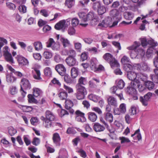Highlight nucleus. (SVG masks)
<instances>
[{"instance_id": "f257e3e1", "label": "nucleus", "mask_w": 158, "mask_h": 158, "mask_svg": "<svg viewBox=\"0 0 158 158\" xmlns=\"http://www.w3.org/2000/svg\"><path fill=\"white\" fill-rule=\"evenodd\" d=\"M103 59L110 64L111 68L118 67L119 66L117 60L109 53H106L103 56Z\"/></svg>"}, {"instance_id": "f03ea898", "label": "nucleus", "mask_w": 158, "mask_h": 158, "mask_svg": "<svg viewBox=\"0 0 158 158\" xmlns=\"http://www.w3.org/2000/svg\"><path fill=\"white\" fill-rule=\"evenodd\" d=\"M110 15L115 20L113 22L112 27L116 25L122 18L121 13L117 9L112 10L110 11Z\"/></svg>"}, {"instance_id": "7ed1b4c3", "label": "nucleus", "mask_w": 158, "mask_h": 158, "mask_svg": "<svg viewBox=\"0 0 158 158\" xmlns=\"http://www.w3.org/2000/svg\"><path fill=\"white\" fill-rule=\"evenodd\" d=\"M76 93L75 95L77 99L79 100L84 99L87 94L86 88L76 87Z\"/></svg>"}, {"instance_id": "20e7f679", "label": "nucleus", "mask_w": 158, "mask_h": 158, "mask_svg": "<svg viewBox=\"0 0 158 158\" xmlns=\"http://www.w3.org/2000/svg\"><path fill=\"white\" fill-rule=\"evenodd\" d=\"M152 95V93L149 92L143 97L140 96V97L139 98V101L143 106H146L148 105V102L149 101Z\"/></svg>"}, {"instance_id": "39448f33", "label": "nucleus", "mask_w": 158, "mask_h": 158, "mask_svg": "<svg viewBox=\"0 0 158 158\" xmlns=\"http://www.w3.org/2000/svg\"><path fill=\"white\" fill-rule=\"evenodd\" d=\"M75 120L79 122H84L86 119L85 116V113L79 110H77L75 112Z\"/></svg>"}, {"instance_id": "423d86ee", "label": "nucleus", "mask_w": 158, "mask_h": 158, "mask_svg": "<svg viewBox=\"0 0 158 158\" xmlns=\"http://www.w3.org/2000/svg\"><path fill=\"white\" fill-rule=\"evenodd\" d=\"M4 56L6 61L11 64L14 63V60L12 55L8 51V48L7 46L4 47Z\"/></svg>"}, {"instance_id": "0eeeda50", "label": "nucleus", "mask_w": 158, "mask_h": 158, "mask_svg": "<svg viewBox=\"0 0 158 158\" xmlns=\"http://www.w3.org/2000/svg\"><path fill=\"white\" fill-rule=\"evenodd\" d=\"M55 69L58 73L61 76H63L66 72V69L62 64H58L56 65Z\"/></svg>"}, {"instance_id": "6e6552de", "label": "nucleus", "mask_w": 158, "mask_h": 158, "mask_svg": "<svg viewBox=\"0 0 158 158\" xmlns=\"http://www.w3.org/2000/svg\"><path fill=\"white\" fill-rule=\"evenodd\" d=\"M21 88L22 87L25 89H29L31 88V84L29 80L25 78H22L20 82Z\"/></svg>"}, {"instance_id": "1a4fd4ad", "label": "nucleus", "mask_w": 158, "mask_h": 158, "mask_svg": "<svg viewBox=\"0 0 158 158\" xmlns=\"http://www.w3.org/2000/svg\"><path fill=\"white\" fill-rule=\"evenodd\" d=\"M65 107L66 109L69 110V112L71 114H73L74 112V110L72 108L73 106L72 101L70 99L66 100L65 102Z\"/></svg>"}, {"instance_id": "9d476101", "label": "nucleus", "mask_w": 158, "mask_h": 158, "mask_svg": "<svg viewBox=\"0 0 158 158\" xmlns=\"http://www.w3.org/2000/svg\"><path fill=\"white\" fill-rule=\"evenodd\" d=\"M137 48L136 46H130L128 47V49L129 50L135 49L137 56L139 57H143L145 55L144 51L142 48H138L137 49Z\"/></svg>"}, {"instance_id": "9b49d317", "label": "nucleus", "mask_w": 158, "mask_h": 158, "mask_svg": "<svg viewBox=\"0 0 158 158\" xmlns=\"http://www.w3.org/2000/svg\"><path fill=\"white\" fill-rule=\"evenodd\" d=\"M105 129V126L98 123H95L94 126V129L96 132L103 131Z\"/></svg>"}, {"instance_id": "f8f14e48", "label": "nucleus", "mask_w": 158, "mask_h": 158, "mask_svg": "<svg viewBox=\"0 0 158 158\" xmlns=\"http://www.w3.org/2000/svg\"><path fill=\"white\" fill-rule=\"evenodd\" d=\"M41 119L43 121V124L45 127L50 128L52 126V120L48 119L45 118V117L42 116Z\"/></svg>"}, {"instance_id": "ddd939ff", "label": "nucleus", "mask_w": 158, "mask_h": 158, "mask_svg": "<svg viewBox=\"0 0 158 158\" xmlns=\"http://www.w3.org/2000/svg\"><path fill=\"white\" fill-rule=\"evenodd\" d=\"M86 81V78L81 77L78 80V83L77 84L76 87L85 88L82 85H85Z\"/></svg>"}, {"instance_id": "4468645a", "label": "nucleus", "mask_w": 158, "mask_h": 158, "mask_svg": "<svg viewBox=\"0 0 158 158\" xmlns=\"http://www.w3.org/2000/svg\"><path fill=\"white\" fill-rule=\"evenodd\" d=\"M65 61L67 65L70 66H73L76 63L75 57H68L66 59Z\"/></svg>"}, {"instance_id": "2eb2a0df", "label": "nucleus", "mask_w": 158, "mask_h": 158, "mask_svg": "<svg viewBox=\"0 0 158 158\" xmlns=\"http://www.w3.org/2000/svg\"><path fill=\"white\" fill-rule=\"evenodd\" d=\"M52 140L53 143L56 146L60 145L61 138L58 133H56L53 134Z\"/></svg>"}, {"instance_id": "dca6fc26", "label": "nucleus", "mask_w": 158, "mask_h": 158, "mask_svg": "<svg viewBox=\"0 0 158 158\" xmlns=\"http://www.w3.org/2000/svg\"><path fill=\"white\" fill-rule=\"evenodd\" d=\"M104 118L106 121L111 123L113 121V116L110 112H106L104 113Z\"/></svg>"}, {"instance_id": "f3484780", "label": "nucleus", "mask_w": 158, "mask_h": 158, "mask_svg": "<svg viewBox=\"0 0 158 158\" xmlns=\"http://www.w3.org/2000/svg\"><path fill=\"white\" fill-rule=\"evenodd\" d=\"M34 70L32 71V72L34 73L33 75V77L36 80H41L42 78L41 77V73L39 70L38 69L36 68L33 69Z\"/></svg>"}, {"instance_id": "a211bd4d", "label": "nucleus", "mask_w": 158, "mask_h": 158, "mask_svg": "<svg viewBox=\"0 0 158 158\" xmlns=\"http://www.w3.org/2000/svg\"><path fill=\"white\" fill-rule=\"evenodd\" d=\"M17 60L19 64L21 65H25L28 64V61L25 58L21 56H18Z\"/></svg>"}, {"instance_id": "6ab92c4d", "label": "nucleus", "mask_w": 158, "mask_h": 158, "mask_svg": "<svg viewBox=\"0 0 158 158\" xmlns=\"http://www.w3.org/2000/svg\"><path fill=\"white\" fill-rule=\"evenodd\" d=\"M108 104L114 107L117 106V100L115 98L112 96H109L107 98Z\"/></svg>"}, {"instance_id": "aec40b11", "label": "nucleus", "mask_w": 158, "mask_h": 158, "mask_svg": "<svg viewBox=\"0 0 158 158\" xmlns=\"http://www.w3.org/2000/svg\"><path fill=\"white\" fill-rule=\"evenodd\" d=\"M66 21L65 20L60 21L56 23L54 27L57 30H60L63 29L65 25Z\"/></svg>"}, {"instance_id": "412c9836", "label": "nucleus", "mask_w": 158, "mask_h": 158, "mask_svg": "<svg viewBox=\"0 0 158 158\" xmlns=\"http://www.w3.org/2000/svg\"><path fill=\"white\" fill-rule=\"evenodd\" d=\"M123 16L126 19L131 20L133 18L134 15L131 12L126 11L124 13Z\"/></svg>"}, {"instance_id": "4be33fe9", "label": "nucleus", "mask_w": 158, "mask_h": 158, "mask_svg": "<svg viewBox=\"0 0 158 158\" xmlns=\"http://www.w3.org/2000/svg\"><path fill=\"white\" fill-rule=\"evenodd\" d=\"M127 77L129 80L132 81L136 79L137 73L133 71H129L127 73Z\"/></svg>"}, {"instance_id": "5701e85b", "label": "nucleus", "mask_w": 158, "mask_h": 158, "mask_svg": "<svg viewBox=\"0 0 158 158\" xmlns=\"http://www.w3.org/2000/svg\"><path fill=\"white\" fill-rule=\"evenodd\" d=\"M88 118L92 122H95L97 118V115L94 112H90L88 113Z\"/></svg>"}, {"instance_id": "b1692460", "label": "nucleus", "mask_w": 158, "mask_h": 158, "mask_svg": "<svg viewBox=\"0 0 158 158\" xmlns=\"http://www.w3.org/2000/svg\"><path fill=\"white\" fill-rule=\"evenodd\" d=\"M45 118L48 119L53 121L55 118V117L53 114L49 110H47L45 113Z\"/></svg>"}, {"instance_id": "393cba45", "label": "nucleus", "mask_w": 158, "mask_h": 158, "mask_svg": "<svg viewBox=\"0 0 158 158\" xmlns=\"http://www.w3.org/2000/svg\"><path fill=\"white\" fill-rule=\"evenodd\" d=\"M78 75V69L76 67H73L71 70V75L73 78H75Z\"/></svg>"}, {"instance_id": "a878e982", "label": "nucleus", "mask_w": 158, "mask_h": 158, "mask_svg": "<svg viewBox=\"0 0 158 158\" xmlns=\"http://www.w3.org/2000/svg\"><path fill=\"white\" fill-rule=\"evenodd\" d=\"M86 21L93 20H94L97 21V18L95 16V15L94 12H89L87 15L86 17Z\"/></svg>"}, {"instance_id": "bb28decb", "label": "nucleus", "mask_w": 158, "mask_h": 158, "mask_svg": "<svg viewBox=\"0 0 158 158\" xmlns=\"http://www.w3.org/2000/svg\"><path fill=\"white\" fill-rule=\"evenodd\" d=\"M126 91L129 95H133L136 93V89L131 85L127 87Z\"/></svg>"}, {"instance_id": "cd10ccee", "label": "nucleus", "mask_w": 158, "mask_h": 158, "mask_svg": "<svg viewBox=\"0 0 158 158\" xmlns=\"http://www.w3.org/2000/svg\"><path fill=\"white\" fill-rule=\"evenodd\" d=\"M68 96V94L67 92L63 91L60 92L58 94V96L59 99L60 100H65L66 99Z\"/></svg>"}, {"instance_id": "c85d7f7f", "label": "nucleus", "mask_w": 158, "mask_h": 158, "mask_svg": "<svg viewBox=\"0 0 158 158\" xmlns=\"http://www.w3.org/2000/svg\"><path fill=\"white\" fill-rule=\"evenodd\" d=\"M42 93V90L38 88H34L33 89V95L35 97L41 95Z\"/></svg>"}, {"instance_id": "c756f323", "label": "nucleus", "mask_w": 158, "mask_h": 158, "mask_svg": "<svg viewBox=\"0 0 158 158\" xmlns=\"http://www.w3.org/2000/svg\"><path fill=\"white\" fill-rule=\"evenodd\" d=\"M87 97L90 100L93 101L95 102H97L98 101V96L94 94H89Z\"/></svg>"}, {"instance_id": "7c9ffc66", "label": "nucleus", "mask_w": 158, "mask_h": 158, "mask_svg": "<svg viewBox=\"0 0 158 158\" xmlns=\"http://www.w3.org/2000/svg\"><path fill=\"white\" fill-rule=\"evenodd\" d=\"M59 156L62 158H67L68 153L65 149H61L59 152Z\"/></svg>"}, {"instance_id": "2f4dec72", "label": "nucleus", "mask_w": 158, "mask_h": 158, "mask_svg": "<svg viewBox=\"0 0 158 158\" xmlns=\"http://www.w3.org/2000/svg\"><path fill=\"white\" fill-rule=\"evenodd\" d=\"M33 45L35 47V50L37 51L41 50L43 48L42 43L40 41L34 42L33 43Z\"/></svg>"}, {"instance_id": "473e14b6", "label": "nucleus", "mask_w": 158, "mask_h": 158, "mask_svg": "<svg viewBox=\"0 0 158 158\" xmlns=\"http://www.w3.org/2000/svg\"><path fill=\"white\" fill-rule=\"evenodd\" d=\"M28 102L30 103H33L37 104L38 101L34 97V96L31 94H29L27 96Z\"/></svg>"}, {"instance_id": "72a5a7b5", "label": "nucleus", "mask_w": 158, "mask_h": 158, "mask_svg": "<svg viewBox=\"0 0 158 158\" xmlns=\"http://www.w3.org/2000/svg\"><path fill=\"white\" fill-rule=\"evenodd\" d=\"M64 4L66 6L70 8L74 5L75 1L74 0H66Z\"/></svg>"}, {"instance_id": "f704fd0d", "label": "nucleus", "mask_w": 158, "mask_h": 158, "mask_svg": "<svg viewBox=\"0 0 158 158\" xmlns=\"http://www.w3.org/2000/svg\"><path fill=\"white\" fill-rule=\"evenodd\" d=\"M145 85L146 87L150 90L153 89L155 87L154 84L153 82L151 81L146 82Z\"/></svg>"}, {"instance_id": "c9c22d12", "label": "nucleus", "mask_w": 158, "mask_h": 158, "mask_svg": "<svg viewBox=\"0 0 158 158\" xmlns=\"http://www.w3.org/2000/svg\"><path fill=\"white\" fill-rule=\"evenodd\" d=\"M109 23L106 19H104L98 25V26L101 28L106 27L109 26Z\"/></svg>"}, {"instance_id": "e433bc0d", "label": "nucleus", "mask_w": 158, "mask_h": 158, "mask_svg": "<svg viewBox=\"0 0 158 158\" xmlns=\"http://www.w3.org/2000/svg\"><path fill=\"white\" fill-rule=\"evenodd\" d=\"M20 108L25 112H28L31 111L33 110V108L31 106H27L20 105Z\"/></svg>"}, {"instance_id": "4c0bfd02", "label": "nucleus", "mask_w": 158, "mask_h": 158, "mask_svg": "<svg viewBox=\"0 0 158 158\" xmlns=\"http://www.w3.org/2000/svg\"><path fill=\"white\" fill-rule=\"evenodd\" d=\"M8 132L11 136L14 135L17 132L16 129L12 126L9 127L8 128Z\"/></svg>"}, {"instance_id": "58836bf2", "label": "nucleus", "mask_w": 158, "mask_h": 158, "mask_svg": "<svg viewBox=\"0 0 158 158\" xmlns=\"http://www.w3.org/2000/svg\"><path fill=\"white\" fill-rule=\"evenodd\" d=\"M117 85L120 89H122L124 87L125 85L124 82L122 79H120L118 81H117Z\"/></svg>"}, {"instance_id": "ea45409f", "label": "nucleus", "mask_w": 158, "mask_h": 158, "mask_svg": "<svg viewBox=\"0 0 158 158\" xmlns=\"http://www.w3.org/2000/svg\"><path fill=\"white\" fill-rule=\"evenodd\" d=\"M141 84L139 80L137 79L134 80L131 82V85L134 87L135 89L138 88Z\"/></svg>"}, {"instance_id": "a19ab883", "label": "nucleus", "mask_w": 158, "mask_h": 158, "mask_svg": "<svg viewBox=\"0 0 158 158\" xmlns=\"http://www.w3.org/2000/svg\"><path fill=\"white\" fill-rule=\"evenodd\" d=\"M137 78L138 80H139L140 79L141 80L144 81H145L147 79V76L145 75H144L141 73H137Z\"/></svg>"}, {"instance_id": "79ce46f5", "label": "nucleus", "mask_w": 158, "mask_h": 158, "mask_svg": "<svg viewBox=\"0 0 158 158\" xmlns=\"http://www.w3.org/2000/svg\"><path fill=\"white\" fill-rule=\"evenodd\" d=\"M64 80L67 83H71L72 82V79L70 76L68 74L65 73L64 75Z\"/></svg>"}, {"instance_id": "37998d69", "label": "nucleus", "mask_w": 158, "mask_h": 158, "mask_svg": "<svg viewBox=\"0 0 158 158\" xmlns=\"http://www.w3.org/2000/svg\"><path fill=\"white\" fill-rule=\"evenodd\" d=\"M60 41L62 42L63 46L64 48L69 45L70 43L69 40L66 39L63 37L61 38Z\"/></svg>"}, {"instance_id": "c03bdc74", "label": "nucleus", "mask_w": 158, "mask_h": 158, "mask_svg": "<svg viewBox=\"0 0 158 158\" xmlns=\"http://www.w3.org/2000/svg\"><path fill=\"white\" fill-rule=\"evenodd\" d=\"M6 78L7 81L9 83L13 82L16 80V78L14 77L9 74L6 75Z\"/></svg>"}, {"instance_id": "a18cd8bd", "label": "nucleus", "mask_w": 158, "mask_h": 158, "mask_svg": "<svg viewBox=\"0 0 158 158\" xmlns=\"http://www.w3.org/2000/svg\"><path fill=\"white\" fill-rule=\"evenodd\" d=\"M67 55L69 56L68 57H75L76 56L75 51L73 49L66 51Z\"/></svg>"}, {"instance_id": "49530a36", "label": "nucleus", "mask_w": 158, "mask_h": 158, "mask_svg": "<svg viewBox=\"0 0 158 158\" xmlns=\"http://www.w3.org/2000/svg\"><path fill=\"white\" fill-rule=\"evenodd\" d=\"M137 112V109L136 107L135 106H132L129 111V114H130L131 116H133Z\"/></svg>"}, {"instance_id": "de8ad7c7", "label": "nucleus", "mask_w": 158, "mask_h": 158, "mask_svg": "<svg viewBox=\"0 0 158 158\" xmlns=\"http://www.w3.org/2000/svg\"><path fill=\"white\" fill-rule=\"evenodd\" d=\"M97 11L99 14L102 15L106 12V9L104 6L101 5L98 9Z\"/></svg>"}, {"instance_id": "09e8293b", "label": "nucleus", "mask_w": 158, "mask_h": 158, "mask_svg": "<svg viewBox=\"0 0 158 158\" xmlns=\"http://www.w3.org/2000/svg\"><path fill=\"white\" fill-rule=\"evenodd\" d=\"M133 67L131 65L129 64H126L124 65V69L125 71L127 72L130 71L132 69Z\"/></svg>"}, {"instance_id": "8fccbe9b", "label": "nucleus", "mask_w": 158, "mask_h": 158, "mask_svg": "<svg viewBox=\"0 0 158 158\" xmlns=\"http://www.w3.org/2000/svg\"><path fill=\"white\" fill-rule=\"evenodd\" d=\"M52 56V53L48 51H45L43 53V56L46 59L51 58Z\"/></svg>"}, {"instance_id": "3c124183", "label": "nucleus", "mask_w": 158, "mask_h": 158, "mask_svg": "<svg viewBox=\"0 0 158 158\" xmlns=\"http://www.w3.org/2000/svg\"><path fill=\"white\" fill-rule=\"evenodd\" d=\"M44 75L46 76H50L52 74V71L49 67H47L44 70Z\"/></svg>"}, {"instance_id": "603ef678", "label": "nucleus", "mask_w": 158, "mask_h": 158, "mask_svg": "<svg viewBox=\"0 0 158 158\" xmlns=\"http://www.w3.org/2000/svg\"><path fill=\"white\" fill-rule=\"evenodd\" d=\"M88 57V53L87 52H83L82 53L80 56L81 60L83 61L86 60Z\"/></svg>"}, {"instance_id": "864d4df0", "label": "nucleus", "mask_w": 158, "mask_h": 158, "mask_svg": "<svg viewBox=\"0 0 158 158\" xmlns=\"http://www.w3.org/2000/svg\"><path fill=\"white\" fill-rule=\"evenodd\" d=\"M101 5L100 2L99 1H97L93 3L92 7L94 10H97Z\"/></svg>"}, {"instance_id": "5fc2aeb1", "label": "nucleus", "mask_w": 158, "mask_h": 158, "mask_svg": "<svg viewBox=\"0 0 158 158\" xmlns=\"http://www.w3.org/2000/svg\"><path fill=\"white\" fill-rule=\"evenodd\" d=\"M131 116H131L130 114L129 113L126 114L125 118L127 123L130 124L131 123L132 119V118L131 117Z\"/></svg>"}, {"instance_id": "6e6d98bb", "label": "nucleus", "mask_w": 158, "mask_h": 158, "mask_svg": "<svg viewBox=\"0 0 158 158\" xmlns=\"http://www.w3.org/2000/svg\"><path fill=\"white\" fill-rule=\"evenodd\" d=\"M139 129L137 130L136 131H135V132L133 134L131 135V136L133 137V136L137 134L136 136L137 139L139 141L142 138L141 134L140 133H139Z\"/></svg>"}, {"instance_id": "4d7b16f0", "label": "nucleus", "mask_w": 158, "mask_h": 158, "mask_svg": "<svg viewBox=\"0 0 158 158\" xmlns=\"http://www.w3.org/2000/svg\"><path fill=\"white\" fill-rule=\"evenodd\" d=\"M119 109L122 114L125 113L126 111V105L125 104L123 103L121 104L119 106Z\"/></svg>"}, {"instance_id": "13d9d810", "label": "nucleus", "mask_w": 158, "mask_h": 158, "mask_svg": "<svg viewBox=\"0 0 158 158\" xmlns=\"http://www.w3.org/2000/svg\"><path fill=\"white\" fill-rule=\"evenodd\" d=\"M110 92L112 94H116L118 92V89L116 86H114L110 89Z\"/></svg>"}, {"instance_id": "bf43d9fd", "label": "nucleus", "mask_w": 158, "mask_h": 158, "mask_svg": "<svg viewBox=\"0 0 158 158\" xmlns=\"http://www.w3.org/2000/svg\"><path fill=\"white\" fill-rule=\"evenodd\" d=\"M91 69L94 72L97 71V66L96 64L93 60L90 61V65Z\"/></svg>"}, {"instance_id": "052dcab7", "label": "nucleus", "mask_w": 158, "mask_h": 158, "mask_svg": "<svg viewBox=\"0 0 158 158\" xmlns=\"http://www.w3.org/2000/svg\"><path fill=\"white\" fill-rule=\"evenodd\" d=\"M52 82L53 84L55 85L58 87H60L61 85V84L59 80L56 78H54L51 81Z\"/></svg>"}, {"instance_id": "680f3d73", "label": "nucleus", "mask_w": 158, "mask_h": 158, "mask_svg": "<svg viewBox=\"0 0 158 158\" xmlns=\"http://www.w3.org/2000/svg\"><path fill=\"white\" fill-rule=\"evenodd\" d=\"M7 6L8 8L11 10H15L16 8V6L14 3L7 2L6 3Z\"/></svg>"}, {"instance_id": "e2e57ef3", "label": "nucleus", "mask_w": 158, "mask_h": 158, "mask_svg": "<svg viewBox=\"0 0 158 158\" xmlns=\"http://www.w3.org/2000/svg\"><path fill=\"white\" fill-rule=\"evenodd\" d=\"M72 25L73 27H75L77 26L79 23L78 19L76 18H73L72 19Z\"/></svg>"}, {"instance_id": "0e129e2a", "label": "nucleus", "mask_w": 158, "mask_h": 158, "mask_svg": "<svg viewBox=\"0 0 158 158\" xmlns=\"http://www.w3.org/2000/svg\"><path fill=\"white\" fill-rule=\"evenodd\" d=\"M18 10L20 12L24 13L27 11V7L24 5L20 6L19 7Z\"/></svg>"}, {"instance_id": "69168bd1", "label": "nucleus", "mask_w": 158, "mask_h": 158, "mask_svg": "<svg viewBox=\"0 0 158 158\" xmlns=\"http://www.w3.org/2000/svg\"><path fill=\"white\" fill-rule=\"evenodd\" d=\"M121 62L123 65L127 64V63L129 62L128 57L126 56H123L121 59Z\"/></svg>"}, {"instance_id": "338daca9", "label": "nucleus", "mask_w": 158, "mask_h": 158, "mask_svg": "<svg viewBox=\"0 0 158 158\" xmlns=\"http://www.w3.org/2000/svg\"><path fill=\"white\" fill-rule=\"evenodd\" d=\"M34 58L36 60H40L41 59V56L39 53H35L33 54Z\"/></svg>"}, {"instance_id": "774afa93", "label": "nucleus", "mask_w": 158, "mask_h": 158, "mask_svg": "<svg viewBox=\"0 0 158 158\" xmlns=\"http://www.w3.org/2000/svg\"><path fill=\"white\" fill-rule=\"evenodd\" d=\"M77 152L80 153V156L83 158H85L87 155L85 152L83 150L81 149L77 151Z\"/></svg>"}]
</instances>
